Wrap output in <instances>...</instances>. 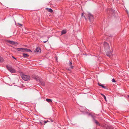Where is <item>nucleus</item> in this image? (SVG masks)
Masks as SVG:
<instances>
[{"instance_id": "obj_9", "label": "nucleus", "mask_w": 129, "mask_h": 129, "mask_svg": "<svg viewBox=\"0 0 129 129\" xmlns=\"http://www.w3.org/2000/svg\"><path fill=\"white\" fill-rule=\"evenodd\" d=\"M46 9L47 10V11L48 12H50V13H52L53 12V10L51 8H46Z\"/></svg>"}, {"instance_id": "obj_18", "label": "nucleus", "mask_w": 129, "mask_h": 129, "mask_svg": "<svg viewBox=\"0 0 129 129\" xmlns=\"http://www.w3.org/2000/svg\"><path fill=\"white\" fill-rule=\"evenodd\" d=\"M46 100L48 103H50L52 102L51 100L50 99H46Z\"/></svg>"}, {"instance_id": "obj_30", "label": "nucleus", "mask_w": 129, "mask_h": 129, "mask_svg": "<svg viewBox=\"0 0 129 129\" xmlns=\"http://www.w3.org/2000/svg\"><path fill=\"white\" fill-rule=\"evenodd\" d=\"M101 95H102L103 96V95H104V94H101Z\"/></svg>"}, {"instance_id": "obj_12", "label": "nucleus", "mask_w": 129, "mask_h": 129, "mask_svg": "<svg viewBox=\"0 0 129 129\" xmlns=\"http://www.w3.org/2000/svg\"><path fill=\"white\" fill-rule=\"evenodd\" d=\"M66 30H62L61 32V35H63L65 34L66 33Z\"/></svg>"}, {"instance_id": "obj_5", "label": "nucleus", "mask_w": 129, "mask_h": 129, "mask_svg": "<svg viewBox=\"0 0 129 129\" xmlns=\"http://www.w3.org/2000/svg\"><path fill=\"white\" fill-rule=\"evenodd\" d=\"M41 51V48L40 47H37L36 50H35V52L37 54L40 53Z\"/></svg>"}, {"instance_id": "obj_3", "label": "nucleus", "mask_w": 129, "mask_h": 129, "mask_svg": "<svg viewBox=\"0 0 129 129\" xmlns=\"http://www.w3.org/2000/svg\"><path fill=\"white\" fill-rule=\"evenodd\" d=\"M7 68L8 70L12 73H15L16 72L15 70L10 66H7Z\"/></svg>"}, {"instance_id": "obj_19", "label": "nucleus", "mask_w": 129, "mask_h": 129, "mask_svg": "<svg viewBox=\"0 0 129 129\" xmlns=\"http://www.w3.org/2000/svg\"><path fill=\"white\" fill-rule=\"evenodd\" d=\"M106 129H114L112 127L108 126H107L106 127Z\"/></svg>"}, {"instance_id": "obj_1", "label": "nucleus", "mask_w": 129, "mask_h": 129, "mask_svg": "<svg viewBox=\"0 0 129 129\" xmlns=\"http://www.w3.org/2000/svg\"><path fill=\"white\" fill-rule=\"evenodd\" d=\"M104 49L106 52V55L107 56L110 57L112 55V53L110 50L109 45V44L106 42H104Z\"/></svg>"}, {"instance_id": "obj_6", "label": "nucleus", "mask_w": 129, "mask_h": 129, "mask_svg": "<svg viewBox=\"0 0 129 129\" xmlns=\"http://www.w3.org/2000/svg\"><path fill=\"white\" fill-rule=\"evenodd\" d=\"M7 42L9 44L13 45H17L18 44L17 42L11 41L8 40Z\"/></svg>"}, {"instance_id": "obj_32", "label": "nucleus", "mask_w": 129, "mask_h": 129, "mask_svg": "<svg viewBox=\"0 0 129 129\" xmlns=\"http://www.w3.org/2000/svg\"><path fill=\"white\" fill-rule=\"evenodd\" d=\"M48 39L47 41H48Z\"/></svg>"}, {"instance_id": "obj_11", "label": "nucleus", "mask_w": 129, "mask_h": 129, "mask_svg": "<svg viewBox=\"0 0 129 129\" xmlns=\"http://www.w3.org/2000/svg\"><path fill=\"white\" fill-rule=\"evenodd\" d=\"M98 84L100 86H101L103 88H106V87L105 86H104L101 83H98Z\"/></svg>"}, {"instance_id": "obj_4", "label": "nucleus", "mask_w": 129, "mask_h": 129, "mask_svg": "<svg viewBox=\"0 0 129 129\" xmlns=\"http://www.w3.org/2000/svg\"><path fill=\"white\" fill-rule=\"evenodd\" d=\"M88 17L89 20L90 22H91L93 20L94 17L90 13H88Z\"/></svg>"}, {"instance_id": "obj_27", "label": "nucleus", "mask_w": 129, "mask_h": 129, "mask_svg": "<svg viewBox=\"0 0 129 129\" xmlns=\"http://www.w3.org/2000/svg\"><path fill=\"white\" fill-rule=\"evenodd\" d=\"M84 17L85 19V20L86 19V17H85V16H84Z\"/></svg>"}, {"instance_id": "obj_15", "label": "nucleus", "mask_w": 129, "mask_h": 129, "mask_svg": "<svg viewBox=\"0 0 129 129\" xmlns=\"http://www.w3.org/2000/svg\"><path fill=\"white\" fill-rule=\"evenodd\" d=\"M93 120L94 121V122L96 123L97 125H100V124L99 123V122L96 120L93 119Z\"/></svg>"}, {"instance_id": "obj_10", "label": "nucleus", "mask_w": 129, "mask_h": 129, "mask_svg": "<svg viewBox=\"0 0 129 129\" xmlns=\"http://www.w3.org/2000/svg\"><path fill=\"white\" fill-rule=\"evenodd\" d=\"M40 82L41 83V85L43 86H44L45 85V83L44 82L42 81V80H40Z\"/></svg>"}, {"instance_id": "obj_14", "label": "nucleus", "mask_w": 129, "mask_h": 129, "mask_svg": "<svg viewBox=\"0 0 129 129\" xmlns=\"http://www.w3.org/2000/svg\"><path fill=\"white\" fill-rule=\"evenodd\" d=\"M23 55L25 57H28L29 56L28 55L24 53L23 54Z\"/></svg>"}, {"instance_id": "obj_26", "label": "nucleus", "mask_w": 129, "mask_h": 129, "mask_svg": "<svg viewBox=\"0 0 129 129\" xmlns=\"http://www.w3.org/2000/svg\"><path fill=\"white\" fill-rule=\"evenodd\" d=\"M18 24L20 25L21 26H22V24H20L19 23H18Z\"/></svg>"}, {"instance_id": "obj_21", "label": "nucleus", "mask_w": 129, "mask_h": 129, "mask_svg": "<svg viewBox=\"0 0 129 129\" xmlns=\"http://www.w3.org/2000/svg\"><path fill=\"white\" fill-rule=\"evenodd\" d=\"M112 81L113 82H116V81H115V79L114 78H113L112 79Z\"/></svg>"}, {"instance_id": "obj_13", "label": "nucleus", "mask_w": 129, "mask_h": 129, "mask_svg": "<svg viewBox=\"0 0 129 129\" xmlns=\"http://www.w3.org/2000/svg\"><path fill=\"white\" fill-rule=\"evenodd\" d=\"M4 61L3 58L0 56V62H2Z\"/></svg>"}, {"instance_id": "obj_24", "label": "nucleus", "mask_w": 129, "mask_h": 129, "mask_svg": "<svg viewBox=\"0 0 129 129\" xmlns=\"http://www.w3.org/2000/svg\"><path fill=\"white\" fill-rule=\"evenodd\" d=\"M12 57L14 59H15V60H16V58H15V57H14L13 56H12Z\"/></svg>"}, {"instance_id": "obj_20", "label": "nucleus", "mask_w": 129, "mask_h": 129, "mask_svg": "<svg viewBox=\"0 0 129 129\" xmlns=\"http://www.w3.org/2000/svg\"><path fill=\"white\" fill-rule=\"evenodd\" d=\"M72 63L71 62H70L69 64H70V66H71L70 68L71 69H73V66L72 65Z\"/></svg>"}, {"instance_id": "obj_31", "label": "nucleus", "mask_w": 129, "mask_h": 129, "mask_svg": "<svg viewBox=\"0 0 129 129\" xmlns=\"http://www.w3.org/2000/svg\"><path fill=\"white\" fill-rule=\"evenodd\" d=\"M127 96L129 98V95H127Z\"/></svg>"}, {"instance_id": "obj_16", "label": "nucleus", "mask_w": 129, "mask_h": 129, "mask_svg": "<svg viewBox=\"0 0 129 129\" xmlns=\"http://www.w3.org/2000/svg\"><path fill=\"white\" fill-rule=\"evenodd\" d=\"M93 120L94 121V122L96 123L97 125H100V124L99 123V122L96 120L93 119Z\"/></svg>"}, {"instance_id": "obj_8", "label": "nucleus", "mask_w": 129, "mask_h": 129, "mask_svg": "<svg viewBox=\"0 0 129 129\" xmlns=\"http://www.w3.org/2000/svg\"><path fill=\"white\" fill-rule=\"evenodd\" d=\"M32 77L36 81H38L39 79V78L35 75H33Z\"/></svg>"}, {"instance_id": "obj_25", "label": "nucleus", "mask_w": 129, "mask_h": 129, "mask_svg": "<svg viewBox=\"0 0 129 129\" xmlns=\"http://www.w3.org/2000/svg\"><path fill=\"white\" fill-rule=\"evenodd\" d=\"M83 15H84V13H82V14H81V17H83Z\"/></svg>"}, {"instance_id": "obj_22", "label": "nucleus", "mask_w": 129, "mask_h": 129, "mask_svg": "<svg viewBox=\"0 0 129 129\" xmlns=\"http://www.w3.org/2000/svg\"><path fill=\"white\" fill-rule=\"evenodd\" d=\"M103 97L105 101H106V96L105 95H103Z\"/></svg>"}, {"instance_id": "obj_2", "label": "nucleus", "mask_w": 129, "mask_h": 129, "mask_svg": "<svg viewBox=\"0 0 129 129\" xmlns=\"http://www.w3.org/2000/svg\"><path fill=\"white\" fill-rule=\"evenodd\" d=\"M21 77L22 79L25 81H27L30 79V76L28 75H23L21 76Z\"/></svg>"}, {"instance_id": "obj_23", "label": "nucleus", "mask_w": 129, "mask_h": 129, "mask_svg": "<svg viewBox=\"0 0 129 129\" xmlns=\"http://www.w3.org/2000/svg\"><path fill=\"white\" fill-rule=\"evenodd\" d=\"M48 122V121H44V122L45 124L46 123Z\"/></svg>"}, {"instance_id": "obj_17", "label": "nucleus", "mask_w": 129, "mask_h": 129, "mask_svg": "<svg viewBox=\"0 0 129 129\" xmlns=\"http://www.w3.org/2000/svg\"><path fill=\"white\" fill-rule=\"evenodd\" d=\"M25 51H27L28 52H31L32 51L30 50L27 48H25Z\"/></svg>"}, {"instance_id": "obj_28", "label": "nucleus", "mask_w": 129, "mask_h": 129, "mask_svg": "<svg viewBox=\"0 0 129 129\" xmlns=\"http://www.w3.org/2000/svg\"><path fill=\"white\" fill-rule=\"evenodd\" d=\"M46 42H47V41H44V42H44V43H46Z\"/></svg>"}, {"instance_id": "obj_29", "label": "nucleus", "mask_w": 129, "mask_h": 129, "mask_svg": "<svg viewBox=\"0 0 129 129\" xmlns=\"http://www.w3.org/2000/svg\"><path fill=\"white\" fill-rule=\"evenodd\" d=\"M115 12V11H114V10H113V13H114V12Z\"/></svg>"}, {"instance_id": "obj_7", "label": "nucleus", "mask_w": 129, "mask_h": 129, "mask_svg": "<svg viewBox=\"0 0 129 129\" xmlns=\"http://www.w3.org/2000/svg\"><path fill=\"white\" fill-rule=\"evenodd\" d=\"M17 51L21 52H24L25 48H16Z\"/></svg>"}]
</instances>
